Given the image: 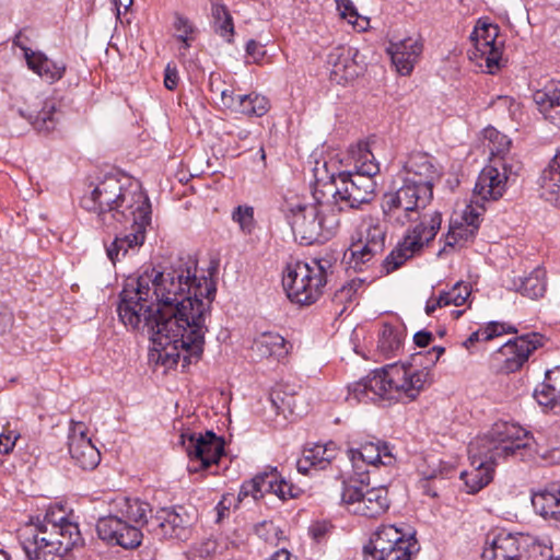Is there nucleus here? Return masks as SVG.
I'll return each mask as SVG.
<instances>
[{
  "mask_svg": "<svg viewBox=\"0 0 560 560\" xmlns=\"http://www.w3.org/2000/svg\"><path fill=\"white\" fill-rule=\"evenodd\" d=\"M232 219L245 234H252L255 229L254 208L250 206H237L232 212Z\"/></svg>",
  "mask_w": 560,
  "mask_h": 560,
  "instance_id": "43",
  "label": "nucleus"
},
{
  "mask_svg": "<svg viewBox=\"0 0 560 560\" xmlns=\"http://www.w3.org/2000/svg\"><path fill=\"white\" fill-rule=\"evenodd\" d=\"M534 398L542 407H560V366L546 372L544 382L534 390Z\"/></svg>",
  "mask_w": 560,
  "mask_h": 560,
  "instance_id": "29",
  "label": "nucleus"
},
{
  "mask_svg": "<svg viewBox=\"0 0 560 560\" xmlns=\"http://www.w3.org/2000/svg\"><path fill=\"white\" fill-rule=\"evenodd\" d=\"M173 26L177 33L176 38L183 43V48H189L190 42L194 39L192 34L196 32L192 22L188 18L175 13Z\"/></svg>",
  "mask_w": 560,
  "mask_h": 560,
  "instance_id": "40",
  "label": "nucleus"
},
{
  "mask_svg": "<svg viewBox=\"0 0 560 560\" xmlns=\"http://www.w3.org/2000/svg\"><path fill=\"white\" fill-rule=\"evenodd\" d=\"M218 542L212 538H205L192 545L187 551L188 560H206L217 552Z\"/></svg>",
  "mask_w": 560,
  "mask_h": 560,
  "instance_id": "42",
  "label": "nucleus"
},
{
  "mask_svg": "<svg viewBox=\"0 0 560 560\" xmlns=\"http://www.w3.org/2000/svg\"><path fill=\"white\" fill-rule=\"evenodd\" d=\"M262 477L255 476L253 479L243 482L238 492V500L246 497H253L255 500L262 498V489L259 488V482H262Z\"/></svg>",
  "mask_w": 560,
  "mask_h": 560,
  "instance_id": "46",
  "label": "nucleus"
},
{
  "mask_svg": "<svg viewBox=\"0 0 560 560\" xmlns=\"http://www.w3.org/2000/svg\"><path fill=\"white\" fill-rule=\"evenodd\" d=\"M288 217L293 235L301 245L325 243L339 229L340 217L330 203L296 206Z\"/></svg>",
  "mask_w": 560,
  "mask_h": 560,
  "instance_id": "8",
  "label": "nucleus"
},
{
  "mask_svg": "<svg viewBox=\"0 0 560 560\" xmlns=\"http://www.w3.org/2000/svg\"><path fill=\"white\" fill-rule=\"evenodd\" d=\"M331 268L328 259H312L294 261L287 265L282 285L289 300L302 306H308L318 301L327 284V273Z\"/></svg>",
  "mask_w": 560,
  "mask_h": 560,
  "instance_id": "7",
  "label": "nucleus"
},
{
  "mask_svg": "<svg viewBox=\"0 0 560 560\" xmlns=\"http://www.w3.org/2000/svg\"><path fill=\"white\" fill-rule=\"evenodd\" d=\"M433 199V190L415 180L405 179L395 191L385 194L382 202L384 215L399 225L411 223L404 238L382 262L385 275L398 269L407 259L422 250L438 234L442 214L422 212Z\"/></svg>",
  "mask_w": 560,
  "mask_h": 560,
  "instance_id": "3",
  "label": "nucleus"
},
{
  "mask_svg": "<svg viewBox=\"0 0 560 560\" xmlns=\"http://www.w3.org/2000/svg\"><path fill=\"white\" fill-rule=\"evenodd\" d=\"M387 52L397 71L402 75H408L422 52V44L418 39L408 37L396 43L390 42Z\"/></svg>",
  "mask_w": 560,
  "mask_h": 560,
  "instance_id": "22",
  "label": "nucleus"
},
{
  "mask_svg": "<svg viewBox=\"0 0 560 560\" xmlns=\"http://www.w3.org/2000/svg\"><path fill=\"white\" fill-rule=\"evenodd\" d=\"M451 226L453 229V234H455V236H457L459 243H462V242L470 241L475 237V235L478 231L479 224L468 222V224L460 223V224L451 225Z\"/></svg>",
  "mask_w": 560,
  "mask_h": 560,
  "instance_id": "50",
  "label": "nucleus"
},
{
  "mask_svg": "<svg viewBox=\"0 0 560 560\" xmlns=\"http://www.w3.org/2000/svg\"><path fill=\"white\" fill-rule=\"evenodd\" d=\"M359 51L349 46H337L327 56L330 80L337 84H346L358 78L364 70L362 61H358Z\"/></svg>",
  "mask_w": 560,
  "mask_h": 560,
  "instance_id": "19",
  "label": "nucleus"
},
{
  "mask_svg": "<svg viewBox=\"0 0 560 560\" xmlns=\"http://www.w3.org/2000/svg\"><path fill=\"white\" fill-rule=\"evenodd\" d=\"M486 137L489 139L490 163L494 159L508 158L506 154L510 150L511 140L505 135L492 128L486 130Z\"/></svg>",
  "mask_w": 560,
  "mask_h": 560,
  "instance_id": "37",
  "label": "nucleus"
},
{
  "mask_svg": "<svg viewBox=\"0 0 560 560\" xmlns=\"http://www.w3.org/2000/svg\"><path fill=\"white\" fill-rule=\"evenodd\" d=\"M237 102V113L249 117H261L270 108L268 98L256 93L244 94Z\"/></svg>",
  "mask_w": 560,
  "mask_h": 560,
  "instance_id": "35",
  "label": "nucleus"
},
{
  "mask_svg": "<svg viewBox=\"0 0 560 560\" xmlns=\"http://www.w3.org/2000/svg\"><path fill=\"white\" fill-rule=\"evenodd\" d=\"M66 520L67 517L61 509L48 510L43 520L37 516L35 521L32 518L30 524H47V527H51V524L61 525Z\"/></svg>",
  "mask_w": 560,
  "mask_h": 560,
  "instance_id": "51",
  "label": "nucleus"
},
{
  "mask_svg": "<svg viewBox=\"0 0 560 560\" xmlns=\"http://www.w3.org/2000/svg\"><path fill=\"white\" fill-rule=\"evenodd\" d=\"M246 54L253 57L255 61H258L265 56L266 51L262 45H260L255 39H250L246 44Z\"/></svg>",
  "mask_w": 560,
  "mask_h": 560,
  "instance_id": "59",
  "label": "nucleus"
},
{
  "mask_svg": "<svg viewBox=\"0 0 560 560\" xmlns=\"http://www.w3.org/2000/svg\"><path fill=\"white\" fill-rule=\"evenodd\" d=\"M349 455L354 464L357 460H362L373 467L378 465L390 466L395 462L388 443L381 440L368 441L358 448H350Z\"/></svg>",
  "mask_w": 560,
  "mask_h": 560,
  "instance_id": "24",
  "label": "nucleus"
},
{
  "mask_svg": "<svg viewBox=\"0 0 560 560\" xmlns=\"http://www.w3.org/2000/svg\"><path fill=\"white\" fill-rule=\"evenodd\" d=\"M401 342V335L393 326L385 324L380 335V351L385 355L393 354L400 348Z\"/></svg>",
  "mask_w": 560,
  "mask_h": 560,
  "instance_id": "38",
  "label": "nucleus"
},
{
  "mask_svg": "<svg viewBox=\"0 0 560 560\" xmlns=\"http://www.w3.org/2000/svg\"><path fill=\"white\" fill-rule=\"evenodd\" d=\"M370 158L373 159V155L366 151L354 171L338 173V183L332 192L334 203H330L336 207L338 214L347 210H359L373 200L376 187L374 176L380 172V166Z\"/></svg>",
  "mask_w": 560,
  "mask_h": 560,
  "instance_id": "6",
  "label": "nucleus"
},
{
  "mask_svg": "<svg viewBox=\"0 0 560 560\" xmlns=\"http://www.w3.org/2000/svg\"><path fill=\"white\" fill-rule=\"evenodd\" d=\"M242 97V94H234V92L225 100L222 102V105L229 109H231L232 112H235L237 113V107H238V100Z\"/></svg>",
  "mask_w": 560,
  "mask_h": 560,
  "instance_id": "63",
  "label": "nucleus"
},
{
  "mask_svg": "<svg viewBox=\"0 0 560 560\" xmlns=\"http://www.w3.org/2000/svg\"><path fill=\"white\" fill-rule=\"evenodd\" d=\"M330 528L331 525L327 522H316L310 526L308 532L313 539L319 542L327 535Z\"/></svg>",
  "mask_w": 560,
  "mask_h": 560,
  "instance_id": "54",
  "label": "nucleus"
},
{
  "mask_svg": "<svg viewBox=\"0 0 560 560\" xmlns=\"http://www.w3.org/2000/svg\"><path fill=\"white\" fill-rule=\"evenodd\" d=\"M445 352V348L441 346H434L430 350L427 351V354L433 357L430 361L431 365H435L441 355Z\"/></svg>",
  "mask_w": 560,
  "mask_h": 560,
  "instance_id": "64",
  "label": "nucleus"
},
{
  "mask_svg": "<svg viewBox=\"0 0 560 560\" xmlns=\"http://www.w3.org/2000/svg\"><path fill=\"white\" fill-rule=\"evenodd\" d=\"M469 294L470 291L467 285L456 283L450 291H443L440 293L436 305L460 306L467 301Z\"/></svg>",
  "mask_w": 560,
  "mask_h": 560,
  "instance_id": "39",
  "label": "nucleus"
},
{
  "mask_svg": "<svg viewBox=\"0 0 560 560\" xmlns=\"http://www.w3.org/2000/svg\"><path fill=\"white\" fill-rule=\"evenodd\" d=\"M210 4L214 32L228 43H233L234 22L226 5L222 0H210Z\"/></svg>",
  "mask_w": 560,
  "mask_h": 560,
  "instance_id": "32",
  "label": "nucleus"
},
{
  "mask_svg": "<svg viewBox=\"0 0 560 560\" xmlns=\"http://www.w3.org/2000/svg\"><path fill=\"white\" fill-rule=\"evenodd\" d=\"M546 338L537 332L522 335L506 341L495 353L494 360L500 361L499 371L513 373L528 360L530 353L542 347Z\"/></svg>",
  "mask_w": 560,
  "mask_h": 560,
  "instance_id": "16",
  "label": "nucleus"
},
{
  "mask_svg": "<svg viewBox=\"0 0 560 560\" xmlns=\"http://www.w3.org/2000/svg\"><path fill=\"white\" fill-rule=\"evenodd\" d=\"M19 434L14 432L1 433L0 434V453L9 454L12 452Z\"/></svg>",
  "mask_w": 560,
  "mask_h": 560,
  "instance_id": "55",
  "label": "nucleus"
},
{
  "mask_svg": "<svg viewBox=\"0 0 560 560\" xmlns=\"http://www.w3.org/2000/svg\"><path fill=\"white\" fill-rule=\"evenodd\" d=\"M108 506L110 514L137 525L140 529L143 527L147 532L148 523L154 517L151 504L138 498L119 494L108 501Z\"/></svg>",
  "mask_w": 560,
  "mask_h": 560,
  "instance_id": "20",
  "label": "nucleus"
},
{
  "mask_svg": "<svg viewBox=\"0 0 560 560\" xmlns=\"http://www.w3.org/2000/svg\"><path fill=\"white\" fill-rule=\"evenodd\" d=\"M420 551L416 535L395 525H381L363 547L364 560H413Z\"/></svg>",
  "mask_w": 560,
  "mask_h": 560,
  "instance_id": "9",
  "label": "nucleus"
},
{
  "mask_svg": "<svg viewBox=\"0 0 560 560\" xmlns=\"http://www.w3.org/2000/svg\"><path fill=\"white\" fill-rule=\"evenodd\" d=\"M499 26L491 23L478 21L470 39L474 42V50L469 52L471 60H485L487 72L497 73L505 66L503 55V42L498 39Z\"/></svg>",
  "mask_w": 560,
  "mask_h": 560,
  "instance_id": "14",
  "label": "nucleus"
},
{
  "mask_svg": "<svg viewBox=\"0 0 560 560\" xmlns=\"http://www.w3.org/2000/svg\"><path fill=\"white\" fill-rule=\"evenodd\" d=\"M502 332H516V329L511 326L505 329L504 325L498 322H491L486 327L478 329L479 337L483 341L491 340L494 337L502 335Z\"/></svg>",
  "mask_w": 560,
  "mask_h": 560,
  "instance_id": "47",
  "label": "nucleus"
},
{
  "mask_svg": "<svg viewBox=\"0 0 560 560\" xmlns=\"http://www.w3.org/2000/svg\"><path fill=\"white\" fill-rule=\"evenodd\" d=\"M23 51L30 69L37 73L42 79L49 83H54L63 77L66 66L62 62H56L47 58L42 52H35L31 48L22 46L19 43V36L14 40Z\"/></svg>",
  "mask_w": 560,
  "mask_h": 560,
  "instance_id": "25",
  "label": "nucleus"
},
{
  "mask_svg": "<svg viewBox=\"0 0 560 560\" xmlns=\"http://www.w3.org/2000/svg\"><path fill=\"white\" fill-rule=\"evenodd\" d=\"M68 450L74 464L84 470L94 469L100 464L101 454L83 431H73L69 435Z\"/></svg>",
  "mask_w": 560,
  "mask_h": 560,
  "instance_id": "23",
  "label": "nucleus"
},
{
  "mask_svg": "<svg viewBox=\"0 0 560 560\" xmlns=\"http://www.w3.org/2000/svg\"><path fill=\"white\" fill-rule=\"evenodd\" d=\"M336 4L341 18L348 19L350 23H354L359 14L353 2L351 0H336Z\"/></svg>",
  "mask_w": 560,
  "mask_h": 560,
  "instance_id": "52",
  "label": "nucleus"
},
{
  "mask_svg": "<svg viewBox=\"0 0 560 560\" xmlns=\"http://www.w3.org/2000/svg\"><path fill=\"white\" fill-rule=\"evenodd\" d=\"M311 457L315 462V469H325L328 464L335 458V444L329 442L327 444H316L307 448Z\"/></svg>",
  "mask_w": 560,
  "mask_h": 560,
  "instance_id": "41",
  "label": "nucleus"
},
{
  "mask_svg": "<svg viewBox=\"0 0 560 560\" xmlns=\"http://www.w3.org/2000/svg\"><path fill=\"white\" fill-rule=\"evenodd\" d=\"M253 350L260 358H275L279 360L288 353L285 340L276 332H264L254 340Z\"/></svg>",
  "mask_w": 560,
  "mask_h": 560,
  "instance_id": "31",
  "label": "nucleus"
},
{
  "mask_svg": "<svg viewBox=\"0 0 560 560\" xmlns=\"http://www.w3.org/2000/svg\"><path fill=\"white\" fill-rule=\"evenodd\" d=\"M506 288L529 299L540 298L546 291L545 270L537 267L527 276H514L506 281Z\"/></svg>",
  "mask_w": 560,
  "mask_h": 560,
  "instance_id": "27",
  "label": "nucleus"
},
{
  "mask_svg": "<svg viewBox=\"0 0 560 560\" xmlns=\"http://www.w3.org/2000/svg\"><path fill=\"white\" fill-rule=\"evenodd\" d=\"M301 489L293 483H289L284 478L280 476L273 494L280 500L285 501L288 499H295L300 495Z\"/></svg>",
  "mask_w": 560,
  "mask_h": 560,
  "instance_id": "48",
  "label": "nucleus"
},
{
  "mask_svg": "<svg viewBox=\"0 0 560 560\" xmlns=\"http://www.w3.org/2000/svg\"><path fill=\"white\" fill-rule=\"evenodd\" d=\"M405 179L429 186L433 190L434 180L439 178V172L432 163V158L427 153L413 152L405 163Z\"/></svg>",
  "mask_w": 560,
  "mask_h": 560,
  "instance_id": "26",
  "label": "nucleus"
},
{
  "mask_svg": "<svg viewBox=\"0 0 560 560\" xmlns=\"http://www.w3.org/2000/svg\"><path fill=\"white\" fill-rule=\"evenodd\" d=\"M256 476L262 477V482H259V488L262 489V495L266 492L273 493L275 489L277 487L278 480L280 478V475L277 470V468H268V470H265L262 472L257 474Z\"/></svg>",
  "mask_w": 560,
  "mask_h": 560,
  "instance_id": "49",
  "label": "nucleus"
},
{
  "mask_svg": "<svg viewBox=\"0 0 560 560\" xmlns=\"http://www.w3.org/2000/svg\"><path fill=\"white\" fill-rule=\"evenodd\" d=\"M270 399L278 413H285V410H289L290 413H300L296 411V399L293 395H287L280 390H273L270 394Z\"/></svg>",
  "mask_w": 560,
  "mask_h": 560,
  "instance_id": "44",
  "label": "nucleus"
},
{
  "mask_svg": "<svg viewBox=\"0 0 560 560\" xmlns=\"http://www.w3.org/2000/svg\"><path fill=\"white\" fill-rule=\"evenodd\" d=\"M197 261L179 258L162 268H147L128 279L119 294L118 316L125 326L143 322L159 353V361L186 369L200 361L208 331L207 317L215 299L211 277L197 276Z\"/></svg>",
  "mask_w": 560,
  "mask_h": 560,
  "instance_id": "1",
  "label": "nucleus"
},
{
  "mask_svg": "<svg viewBox=\"0 0 560 560\" xmlns=\"http://www.w3.org/2000/svg\"><path fill=\"white\" fill-rule=\"evenodd\" d=\"M180 443L190 459L189 472L208 469L212 464H218L224 455L225 442L213 431H207L206 433L183 432Z\"/></svg>",
  "mask_w": 560,
  "mask_h": 560,
  "instance_id": "12",
  "label": "nucleus"
},
{
  "mask_svg": "<svg viewBox=\"0 0 560 560\" xmlns=\"http://www.w3.org/2000/svg\"><path fill=\"white\" fill-rule=\"evenodd\" d=\"M298 471L307 475L311 468H315V462L307 450H304L303 457L296 462Z\"/></svg>",
  "mask_w": 560,
  "mask_h": 560,
  "instance_id": "60",
  "label": "nucleus"
},
{
  "mask_svg": "<svg viewBox=\"0 0 560 560\" xmlns=\"http://www.w3.org/2000/svg\"><path fill=\"white\" fill-rule=\"evenodd\" d=\"M231 501H232V498H230V494H225L222 497V499L220 500V502L217 504L215 506V511H217V523H220L224 516H225V513L229 512L230 510V505H231Z\"/></svg>",
  "mask_w": 560,
  "mask_h": 560,
  "instance_id": "61",
  "label": "nucleus"
},
{
  "mask_svg": "<svg viewBox=\"0 0 560 560\" xmlns=\"http://www.w3.org/2000/svg\"><path fill=\"white\" fill-rule=\"evenodd\" d=\"M535 512L545 520L560 521V487L557 490H539L532 495Z\"/></svg>",
  "mask_w": 560,
  "mask_h": 560,
  "instance_id": "30",
  "label": "nucleus"
},
{
  "mask_svg": "<svg viewBox=\"0 0 560 560\" xmlns=\"http://www.w3.org/2000/svg\"><path fill=\"white\" fill-rule=\"evenodd\" d=\"M541 195L552 199L560 192V150L556 153L540 176Z\"/></svg>",
  "mask_w": 560,
  "mask_h": 560,
  "instance_id": "33",
  "label": "nucleus"
},
{
  "mask_svg": "<svg viewBox=\"0 0 560 560\" xmlns=\"http://www.w3.org/2000/svg\"><path fill=\"white\" fill-rule=\"evenodd\" d=\"M529 538L523 534L499 532L482 551L483 560H526Z\"/></svg>",
  "mask_w": 560,
  "mask_h": 560,
  "instance_id": "18",
  "label": "nucleus"
},
{
  "mask_svg": "<svg viewBox=\"0 0 560 560\" xmlns=\"http://www.w3.org/2000/svg\"><path fill=\"white\" fill-rule=\"evenodd\" d=\"M355 298V294L351 292V290L343 284L339 290H337L334 294L332 302L336 304H346L351 303Z\"/></svg>",
  "mask_w": 560,
  "mask_h": 560,
  "instance_id": "57",
  "label": "nucleus"
},
{
  "mask_svg": "<svg viewBox=\"0 0 560 560\" xmlns=\"http://www.w3.org/2000/svg\"><path fill=\"white\" fill-rule=\"evenodd\" d=\"M386 232L380 225L375 224L366 230L365 243L353 244L349 248V266L353 269H362V265L370 261L375 255H380L385 249Z\"/></svg>",
  "mask_w": 560,
  "mask_h": 560,
  "instance_id": "21",
  "label": "nucleus"
},
{
  "mask_svg": "<svg viewBox=\"0 0 560 560\" xmlns=\"http://www.w3.org/2000/svg\"><path fill=\"white\" fill-rule=\"evenodd\" d=\"M432 358L427 354V351H419L411 354L406 362L376 369L349 385L347 399L357 402H390L406 397L413 400L431 383Z\"/></svg>",
  "mask_w": 560,
  "mask_h": 560,
  "instance_id": "5",
  "label": "nucleus"
},
{
  "mask_svg": "<svg viewBox=\"0 0 560 560\" xmlns=\"http://www.w3.org/2000/svg\"><path fill=\"white\" fill-rule=\"evenodd\" d=\"M19 539L28 560L35 559L34 556L43 558L44 553L62 552L59 544L58 525L51 524H25L19 530Z\"/></svg>",
  "mask_w": 560,
  "mask_h": 560,
  "instance_id": "17",
  "label": "nucleus"
},
{
  "mask_svg": "<svg viewBox=\"0 0 560 560\" xmlns=\"http://www.w3.org/2000/svg\"><path fill=\"white\" fill-rule=\"evenodd\" d=\"M433 340L432 332L428 330H420L417 331L413 336V342L419 348H425L428 347Z\"/></svg>",
  "mask_w": 560,
  "mask_h": 560,
  "instance_id": "62",
  "label": "nucleus"
},
{
  "mask_svg": "<svg viewBox=\"0 0 560 560\" xmlns=\"http://www.w3.org/2000/svg\"><path fill=\"white\" fill-rule=\"evenodd\" d=\"M533 100L545 120L560 129V89L545 88L534 93Z\"/></svg>",
  "mask_w": 560,
  "mask_h": 560,
  "instance_id": "28",
  "label": "nucleus"
},
{
  "mask_svg": "<svg viewBox=\"0 0 560 560\" xmlns=\"http://www.w3.org/2000/svg\"><path fill=\"white\" fill-rule=\"evenodd\" d=\"M530 439L527 430L508 421H498L487 433L475 438L468 445L474 468L460 474L467 493L475 494L485 488L501 462H524L532 456Z\"/></svg>",
  "mask_w": 560,
  "mask_h": 560,
  "instance_id": "4",
  "label": "nucleus"
},
{
  "mask_svg": "<svg viewBox=\"0 0 560 560\" xmlns=\"http://www.w3.org/2000/svg\"><path fill=\"white\" fill-rule=\"evenodd\" d=\"M340 497L352 513L370 518L384 514L390 505L388 490L383 486L364 489L355 481H342Z\"/></svg>",
  "mask_w": 560,
  "mask_h": 560,
  "instance_id": "13",
  "label": "nucleus"
},
{
  "mask_svg": "<svg viewBox=\"0 0 560 560\" xmlns=\"http://www.w3.org/2000/svg\"><path fill=\"white\" fill-rule=\"evenodd\" d=\"M313 172L317 185L326 186L334 184L336 186L338 183V173L330 172L327 162H324L322 165L317 162Z\"/></svg>",
  "mask_w": 560,
  "mask_h": 560,
  "instance_id": "45",
  "label": "nucleus"
},
{
  "mask_svg": "<svg viewBox=\"0 0 560 560\" xmlns=\"http://www.w3.org/2000/svg\"><path fill=\"white\" fill-rule=\"evenodd\" d=\"M96 532L103 541L112 546H119L127 550L138 548L143 539V533L137 525L119 518L109 512L101 515L96 522Z\"/></svg>",
  "mask_w": 560,
  "mask_h": 560,
  "instance_id": "15",
  "label": "nucleus"
},
{
  "mask_svg": "<svg viewBox=\"0 0 560 560\" xmlns=\"http://www.w3.org/2000/svg\"><path fill=\"white\" fill-rule=\"evenodd\" d=\"M59 544L62 552H68L72 548L81 544L82 538L77 523L70 522L68 518L58 525Z\"/></svg>",
  "mask_w": 560,
  "mask_h": 560,
  "instance_id": "36",
  "label": "nucleus"
},
{
  "mask_svg": "<svg viewBox=\"0 0 560 560\" xmlns=\"http://www.w3.org/2000/svg\"><path fill=\"white\" fill-rule=\"evenodd\" d=\"M477 208H481L482 210H485L483 202L480 201L479 206H477L472 200L471 203L469 206H467V208L464 212V215H463V219L466 222V224H468V222L479 224V217H480L481 212H479L477 210Z\"/></svg>",
  "mask_w": 560,
  "mask_h": 560,
  "instance_id": "56",
  "label": "nucleus"
},
{
  "mask_svg": "<svg viewBox=\"0 0 560 560\" xmlns=\"http://www.w3.org/2000/svg\"><path fill=\"white\" fill-rule=\"evenodd\" d=\"M197 513L192 506L174 505L155 511L148 523V533L159 540H188L194 533Z\"/></svg>",
  "mask_w": 560,
  "mask_h": 560,
  "instance_id": "11",
  "label": "nucleus"
},
{
  "mask_svg": "<svg viewBox=\"0 0 560 560\" xmlns=\"http://www.w3.org/2000/svg\"><path fill=\"white\" fill-rule=\"evenodd\" d=\"M178 71L175 66H172L171 63H167L165 70H164V86L173 91L177 88L178 84Z\"/></svg>",
  "mask_w": 560,
  "mask_h": 560,
  "instance_id": "53",
  "label": "nucleus"
},
{
  "mask_svg": "<svg viewBox=\"0 0 560 560\" xmlns=\"http://www.w3.org/2000/svg\"><path fill=\"white\" fill-rule=\"evenodd\" d=\"M60 113L57 109L56 102L47 100L43 108L36 116H30V122L39 132H49L54 130L59 121Z\"/></svg>",
  "mask_w": 560,
  "mask_h": 560,
  "instance_id": "34",
  "label": "nucleus"
},
{
  "mask_svg": "<svg viewBox=\"0 0 560 560\" xmlns=\"http://www.w3.org/2000/svg\"><path fill=\"white\" fill-rule=\"evenodd\" d=\"M80 205L96 214L100 225L106 229L120 224L125 232L117 234L106 247L107 257L116 262L137 253L143 245L147 228L152 221L151 202L139 183L114 174L106 175L90 194L81 198Z\"/></svg>",
  "mask_w": 560,
  "mask_h": 560,
  "instance_id": "2",
  "label": "nucleus"
},
{
  "mask_svg": "<svg viewBox=\"0 0 560 560\" xmlns=\"http://www.w3.org/2000/svg\"><path fill=\"white\" fill-rule=\"evenodd\" d=\"M13 326V314L8 308L0 310V336L5 335Z\"/></svg>",
  "mask_w": 560,
  "mask_h": 560,
  "instance_id": "58",
  "label": "nucleus"
},
{
  "mask_svg": "<svg viewBox=\"0 0 560 560\" xmlns=\"http://www.w3.org/2000/svg\"><path fill=\"white\" fill-rule=\"evenodd\" d=\"M522 165L512 158L494 159L480 172L474 188V202L499 200L509 183H514Z\"/></svg>",
  "mask_w": 560,
  "mask_h": 560,
  "instance_id": "10",
  "label": "nucleus"
}]
</instances>
